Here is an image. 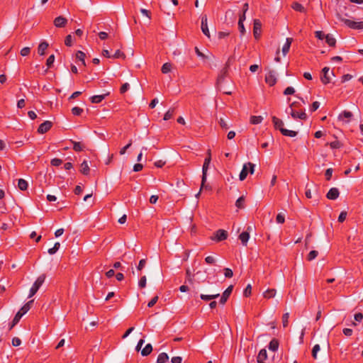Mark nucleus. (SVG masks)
Segmentation results:
<instances>
[{
	"label": "nucleus",
	"instance_id": "aec40b11",
	"mask_svg": "<svg viewBox=\"0 0 363 363\" xmlns=\"http://www.w3.org/2000/svg\"><path fill=\"white\" fill-rule=\"evenodd\" d=\"M48 48V43L45 41H43L40 43L38 48V53L40 55H44L45 53V50Z\"/></svg>",
	"mask_w": 363,
	"mask_h": 363
},
{
	"label": "nucleus",
	"instance_id": "a211bd4d",
	"mask_svg": "<svg viewBox=\"0 0 363 363\" xmlns=\"http://www.w3.org/2000/svg\"><path fill=\"white\" fill-rule=\"evenodd\" d=\"M352 117V113L350 111H344L342 113H341L338 118L340 120L345 121V122H349L350 118Z\"/></svg>",
	"mask_w": 363,
	"mask_h": 363
},
{
	"label": "nucleus",
	"instance_id": "7ed1b4c3",
	"mask_svg": "<svg viewBox=\"0 0 363 363\" xmlns=\"http://www.w3.org/2000/svg\"><path fill=\"white\" fill-rule=\"evenodd\" d=\"M45 279V274H41L40 276H39L38 277V279L34 282L33 285L32 286V287L30 289L28 298H31L32 296H33L37 293V291H38L40 287L44 283Z\"/></svg>",
	"mask_w": 363,
	"mask_h": 363
},
{
	"label": "nucleus",
	"instance_id": "473e14b6",
	"mask_svg": "<svg viewBox=\"0 0 363 363\" xmlns=\"http://www.w3.org/2000/svg\"><path fill=\"white\" fill-rule=\"evenodd\" d=\"M235 206L238 208H245V198L244 196H240L239 197L236 202H235Z\"/></svg>",
	"mask_w": 363,
	"mask_h": 363
},
{
	"label": "nucleus",
	"instance_id": "680f3d73",
	"mask_svg": "<svg viewBox=\"0 0 363 363\" xmlns=\"http://www.w3.org/2000/svg\"><path fill=\"white\" fill-rule=\"evenodd\" d=\"M145 264H146V259H140L139 262V264L137 267L138 270H139V271L142 270L145 267Z\"/></svg>",
	"mask_w": 363,
	"mask_h": 363
},
{
	"label": "nucleus",
	"instance_id": "338daca9",
	"mask_svg": "<svg viewBox=\"0 0 363 363\" xmlns=\"http://www.w3.org/2000/svg\"><path fill=\"white\" fill-rule=\"evenodd\" d=\"M195 52L198 57L202 58L203 60L207 59V57L203 52H201L197 47L195 48Z\"/></svg>",
	"mask_w": 363,
	"mask_h": 363
},
{
	"label": "nucleus",
	"instance_id": "603ef678",
	"mask_svg": "<svg viewBox=\"0 0 363 363\" xmlns=\"http://www.w3.org/2000/svg\"><path fill=\"white\" fill-rule=\"evenodd\" d=\"M276 220L278 223H284L285 221V217L282 213H278L276 217Z\"/></svg>",
	"mask_w": 363,
	"mask_h": 363
},
{
	"label": "nucleus",
	"instance_id": "49530a36",
	"mask_svg": "<svg viewBox=\"0 0 363 363\" xmlns=\"http://www.w3.org/2000/svg\"><path fill=\"white\" fill-rule=\"evenodd\" d=\"M51 164L55 167H58L62 164V160L58 158H54L50 162Z\"/></svg>",
	"mask_w": 363,
	"mask_h": 363
},
{
	"label": "nucleus",
	"instance_id": "0e129e2a",
	"mask_svg": "<svg viewBox=\"0 0 363 363\" xmlns=\"http://www.w3.org/2000/svg\"><path fill=\"white\" fill-rule=\"evenodd\" d=\"M21 344V340L20 338L15 337L12 339V345L14 347L19 346Z\"/></svg>",
	"mask_w": 363,
	"mask_h": 363
},
{
	"label": "nucleus",
	"instance_id": "79ce46f5",
	"mask_svg": "<svg viewBox=\"0 0 363 363\" xmlns=\"http://www.w3.org/2000/svg\"><path fill=\"white\" fill-rule=\"evenodd\" d=\"M320 347L319 345L316 344L313 346V350H312V357L314 359L317 358V354L320 351Z\"/></svg>",
	"mask_w": 363,
	"mask_h": 363
},
{
	"label": "nucleus",
	"instance_id": "4468645a",
	"mask_svg": "<svg viewBox=\"0 0 363 363\" xmlns=\"http://www.w3.org/2000/svg\"><path fill=\"white\" fill-rule=\"evenodd\" d=\"M329 71H330V69H329V67H325L322 69L323 75L320 77V80L324 84H328L330 81V77L329 76Z\"/></svg>",
	"mask_w": 363,
	"mask_h": 363
},
{
	"label": "nucleus",
	"instance_id": "f3484780",
	"mask_svg": "<svg viewBox=\"0 0 363 363\" xmlns=\"http://www.w3.org/2000/svg\"><path fill=\"white\" fill-rule=\"evenodd\" d=\"M292 42H293V38H286V43H284V45H283V48H282V53L284 55H286L289 52Z\"/></svg>",
	"mask_w": 363,
	"mask_h": 363
},
{
	"label": "nucleus",
	"instance_id": "37998d69",
	"mask_svg": "<svg viewBox=\"0 0 363 363\" xmlns=\"http://www.w3.org/2000/svg\"><path fill=\"white\" fill-rule=\"evenodd\" d=\"M174 115V109H169L165 113H164V121H168Z\"/></svg>",
	"mask_w": 363,
	"mask_h": 363
},
{
	"label": "nucleus",
	"instance_id": "58836bf2",
	"mask_svg": "<svg viewBox=\"0 0 363 363\" xmlns=\"http://www.w3.org/2000/svg\"><path fill=\"white\" fill-rule=\"evenodd\" d=\"M318 251L316 250H311L308 255V257H307V259L308 261H311L313 259H314L315 258H316V257L318 256Z\"/></svg>",
	"mask_w": 363,
	"mask_h": 363
},
{
	"label": "nucleus",
	"instance_id": "f03ea898",
	"mask_svg": "<svg viewBox=\"0 0 363 363\" xmlns=\"http://www.w3.org/2000/svg\"><path fill=\"white\" fill-rule=\"evenodd\" d=\"M211 160V150H209L208 151V156L205 158L204 162L203 164L201 186L200 191L204 186V184L206 182L207 171H208Z\"/></svg>",
	"mask_w": 363,
	"mask_h": 363
},
{
	"label": "nucleus",
	"instance_id": "6e6552de",
	"mask_svg": "<svg viewBox=\"0 0 363 363\" xmlns=\"http://www.w3.org/2000/svg\"><path fill=\"white\" fill-rule=\"evenodd\" d=\"M262 23L259 19L254 20L253 35L255 39H259L261 35Z\"/></svg>",
	"mask_w": 363,
	"mask_h": 363
},
{
	"label": "nucleus",
	"instance_id": "cd10ccee",
	"mask_svg": "<svg viewBox=\"0 0 363 363\" xmlns=\"http://www.w3.org/2000/svg\"><path fill=\"white\" fill-rule=\"evenodd\" d=\"M281 133L282 135H284L285 136L291 137V138L295 137L297 135L296 131L288 130L286 128L281 129Z\"/></svg>",
	"mask_w": 363,
	"mask_h": 363
},
{
	"label": "nucleus",
	"instance_id": "72a5a7b5",
	"mask_svg": "<svg viewBox=\"0 0 363 363\" xmlns=\"http://www.w3.org/2000/svg\"><path fill=\"white\" fill-rule=\"evenodd\" d=\"M72 143H73V149L76 152H80V151H82L84 149V145H82L79 142L72 141Z\"/></svg>",
	"mask_w": 363,
	"mask_h": 363
},
{
	"label": "nucleus",
	"instance_id": "4be33fe9",
	"mask_svg": "<svg viewBox=\"0 0 363 363\" xmlns=\"http://www.w3.org/2000/svg\"><path fill=\"white\" fill-rule=\"evenodd\" d=\"M325 42L330 47H335L336 44V40L331 34H327L325 35Z\"/></svg>",
	"mask_w": 363,
	"mask_h": 363
},
{
	"label": "nucleus",
	"instance_id": "6ab92c4d",
	"mask_svg": "<svg viewBox=\"0 0 363 363\" xmlns=\"http://www.w3.org/2000/svg\"><path fill=\"white\" fill-rule=\"evenodd\" d=\"M272 122L276 129H279L280 131L281 129H284L283 128L284 123L281 119L277 118L276 116H273Z\"/></svg>",
	"mask_w": 363,
	"mask_h": 363
},
{
	"label": "nucleus",
	"instance_id": "1a4fd4ad",
	"mask_svg": "<svg viewBox=\"0 0 363 363\" xmlns=\"http://www.w3.org/2000/svg\"><path fill=\"white\" fill-rule=\"evenodd\" d=\"M52 126V123L51 121H45L39 125L38 128V133L40 134H44L47 133L48 130H50Z\"/></svg>",
	"mask_w": 363,
	"mask_h": 363
},
{
	"label": "nucleus",
	"instance_id": "39448f33",
	"mask_svg": "<svg viewBox=\"0 0 363 363\" xmlns=\"http://www.w3.org/2000/svg\"><path fill=\"white\" fill-rule=\"evenodd\" d=\"M340 21L343 22L347 27L355 29L360 30L363 29V21H354L347 18H340Z\"/></svg>",
	"mask_w": 363,
	"mask_h": 363
},
{
	"label": "nucleus",
	"instance_id": "7c9ffc66",
	"mask_svg": "<svg viewBox=\"0 0 363 363\" xmlns=\"http://www.w3.org/2000/svg\"><path fill=\"white\" fill-rule=\"evenodd\" d=\"M220 296V294H211V295H205L201 294L200 298L206 301H211L212 299H215Z\"/></svg>",
	"mask_w": 363,
	"mask_h": 363
},
{
	"label": "nucleus",
	"instance_id": "b1692460",
	"mask_svg": "<svg viewBox=\"0 0 363 363\" xmlns=\"http://www.w3.org/2000/svg\"><path fill=\"white\" fill-rule=\"evenodd\" d=\"M89 171H90V169H89V164L87 163V162L86 160H84L82 164H81V169H80V172L84 174V175H88L89 174Z\"/></svg>",
	"mask_w": 363,
	"mask_h": 363
},
{
	"label": "nucleus",
	"instance_id": "bb28decb",
	"mask_svg": "<svg viewBox=\"0 0 363 363\" xmlns=\"http://www.w3.org/2000/svg\"><path fill=\"white\" fill-rule=\"evenodd\" d=\"M169 359V356L165 352L160 353L157 359V363H165Z\"/></svg>",
	"mask_w": 363,
	"mask_h": 363
},
{
	"label": "nucleus",
	"instance_id": "4d7b16f0",
	"mask_svg": "<svg viewBox=\"0 0 363 363\" xmlns=\"http://www.w3.org/2000/svg\"><path fill=\"white\" fill-rule=\"evenodd\" d=\"M130 88V84L128 83H124L120 89L121 94H124Z\"/></svg>",
	"mask_w": 363,
	"mask_h": 363
},
{
	"label": "nucleus",
	"instance_id": "c9c22d12",
	"mask_svg": "<svg viewBox=\"0 0 363 363\" xmlns=\"http://www.w3.org/2000/svg\"><path fill=\"white\" fill-rule=\"evenodd\" d=\"M60 247V242H55L54 246L52 247V248H50L48 250V252L50 254V255H54L57 252V251L59 250Z\"/></svg>",
	"mask_w": 363,
	"mask_h": 363
},
{
	"label": "nucleus",
	"instance_id": "5701e85b",
	"mask_svg": "<svg viewBox=\"0 0 363 363\" xmlns=\"http://www.w3.org/2000/svg\"><path fill=\"white\" fill-rule=\"evenodd\" d=\"M276 290L274 289H268L263 293V296L265 298H271L275 296Z\"/></svg>",
	"mask_w": 363,
	"mask_h": 363
},
{
	"label": "nucleus",
	"instance_id": "0eeeda50",
	"mask_svg": "<svg viewBox=\"0 0 363 363\" xmlns=\"http://www.w3.org/2000/svg\"><path fill=\"white\" fill-rule=\"evenodd\" d=\"M228 238V233L225 230H218L215 232L213 234V236L211 238V239L216 242H220L223 240H226Z\"/></svg>",
	"mask_w": 363,
	"mask_h": 363
},
{
	"label": "nucleus",
	"instance_id": "09e8293b",
	"mask_svg": "<svg viewBox=\"0 0 363 363\" xmlns=\"http://www.w3.org/2000/svg\"><path fill=\"white\" fill-rule=\"evenodd\" d=\"M295 93V89L292 86H288L284 91V95H291Z\"/></svg>",
	"mask_w": 363,
	"mask_h": 363
},
{
	"label": "nucleus",
	"instance_id": "e2e57ef3",
	"mask_svg": "<svg viewBox=\"0 0 363 363\" xmlns=\"http://www.w3.org/2000/svg\"><path fill=\"white\" fill-rule=\"evenodd\" d=\"M65 44L67 45V46H71L72 44V37L71 35H68L66 36L65 38Z\"/></svg>",
	"mask_w": 363,
	"mask_h": 363
},
{
	"label": "nucleus",
	"instance_id": "f8f14e48",
	"mask_svg": "<svg viewBox=\"0 0 363 363\" xmlns=\"http://www.w3.org/2000/svg\"><path fill=\"white\" fill-rule=\"evenodd\" d=\"M265 82L270 86H274L277 82L276 73L274 71L269 72L265 76Z\"/></svg>",
	"mask_w": 363,
	"mask_h": 363
},
{
	"label": "nucleus",
	"instance_id": "a878e982",
	"mask_svg": "<svg viewBox=\"0 0 363 363\" xmlns=\"http://www.w3.org/2000/svg\"><path fill=\"white\" fill-rule=\"evenodd\" d=\"M28 182L23 179H19L18 181V187L21 191H25L28 189Z\"/></svg>",
	"mask_w": 363,
	"mask_h": 363
},
{
	"label": "nucleus",
	"instance_id": "69168bd1",
	"mask_svg": "<svg viewBox=\"0 0 363 363\" xmlns=\"http://www.w3.org/2000/svg\"><path fill=\"white\" fill-rule=\"evenodd\" d=\"M158 301V296H155V297H153L150 301L149 303H147V306L149 308H151Z\"/></svg>",
	"mask_w": 363,
	"mask_h": 363
},
{
	"label": "nucleus",
	"instance_id": "13d9d810",
	"mask_svg": "<svg viewBox=\"0 0 363 363\" xmlns=\"http://www.w3.org/2000/svg\"><path fill=\"white\" fill-rule=\"evenodd\" d=\"M315 35L319 40H323L325 38L326 35L323 31L318 30L315 32Z\"/></svg>",
	"mask_w": 363,
	"mask_h": 363
},
{
	"label": "nucleus",
	"instance_id": "2f4dec72",
	"mask_svg": "<svg viewBox=\"0 0 363 363\" xmlns=\"http://www.w3.org/2000/svg\"><path fill=\"white\" fill-rule=\"evenodd\" d=\"M263 121V118L261 116H252L250 118V123L252 124H259Z\"/></svg>",
	"mask_w": 363,
	"mask_h": 363
},
{
	"label": "nucleus",
	"instance_id": "5fc2aeb1",
	"mask_svg": "<svg viewBox=\"0 0 363 363\" xmlns=\"http://www.w3.org/2000/svg\"><path fill=\"white\" fill-rule=\"evenodd\" d=\"M224 275L226 278H231L233 275V272L232 269L230 268H225L224 269Z\"/></svg>",
	"mask_w": 363,
	"mask_h": 363
},
{
	"label": "nucleus",
	"instance_id": "c756f323",
	"mask_svg": "<svg viewBox=\"0 0 363 363\" xmlns=\"http://www.w3.org/2000/svg\"><path fill=\"white\" fill-rule=\"evenodd\" d=\"M85 57H86V55L84 52H83L82 51H77V52L76 53V58L77 60L79 61H81L82 62V64L84 65V66H86V63H85Z\"/></svg>",
	"mask_w": 363,
	"mask_h": 363
},
{
	"label": "nucleus",
	"instance_id": "e433bc0d",
	"mask_svg": "<svg viewBox=\"0 0 363 363\" xmlns=\"http://www.w3.org/2000/svg\"><path fill=\"white\" fill-rule=\"evenodd\" d=\"M172 65L169 62L164 63L162 67V72L164 74H167L171 71Z\"/></svg>",
	"mask_w": 363,
	"mask_h": 363
},
{
	"label": "nucleus",
	"instance_id": "c03bdc74",
	"mask_svg": "<svg viewBox=\"0 0 363 363\" xmlns=\"http://www.w3.org/2000/svg\"><path fill=\"white\" fill-rule=\"evenodd\" d=\"M289 313H285L282 316V323L283 326L286 328L288 325L289 323Z\"/></svg>",
	"mask_w": 363,
	"mask_h": 363
},
{
	"label": "nucleus",
	"instance_id": "dca6fc26",
	"mask_svg": "<svg viewBox=\"0 0 363 363\" xmlns=\"http://www.w3.org/2000/svg\"><path fill=\"white\" fill-rule=\"evenodd\" d=\"M267 359V352L265 349H262L257 357V363H265L264 361Z\"/></svg>",
	"mask_w": 363,
	"mask_h": 363
},
{
	"label": "nucleus",
	"instance_id": "393cba45",
	"mask_svg": "<svg viewBox=\"0 0 363 363\" xmlns=\"http://www.w3.org/2000/svg\"><path fill=\"white\" fill-rule=\"evenodd\" d=\"M106 94L95 95L90 98L91 103L99 104L101 103L105 98Z\"/></svg>",
	"mask_w": 363,
	"mask_h": 363
},
{
	"label": "nucleus",
	"instance_id": "8fccbe9b",
	"mask_svg": "<svg viewBox=\"0 0 363 363\" xmlns=\"http://www.w3.org/2000/svg\"><path fill=\"white\" fill-rule=\"evenodd\" d=\"M112 57L113 58H116V59H118V58H124L125 57V55L123 52H122L121 51H120L119 50H117L115 53L113 54V55H112Z\"/></svg>",
	"mask_w": 363,
	"mask_h": 363
},
{
	"label": "nucleus",
	"instance_id": "2eb2a0df",
	"mask_svg": "<svg viewBox=\"0 0 363 363\" xmlns=\"http://www.w3.org/2000/svg\"><path fill=\"white\" fill-rule=\"evenodd\" d=\"M67 23V20L62 16H58L54 20V25L57 28H63L66 26Z\"/></svg>",
	"mask_w": 363,
	"mask_h": 363
},
{
	"label": "nucleus",
	"instance_id": "f257e3e1",
	"mask_svg": "<svg viewBox=\"0 0 363 363\" xmlns=\"http://www.w3.org/2000/svg\"><path fill=\"white\" fill-rule=\"evenodd\" d=\"M33 303V300L29 301L26 304H24L21 308L17 312L15 315L11 324L9 327V330H11L21 320L22 316L26 314L31 308L32 304Z\"/></svg>",
	"mask_w": 363,
	"mask_h": 363
},
{
	"label": "nucleus",
	"instance_id": "ddd939ff",
	"mask_svg": "<svg viewBox=\"0 0 363 363\" xmlns=\"http://www.w3.org/2000/svg\"><path fill=\"white\" fill-rule=\"evenodd\" d=\"M340 191L337 188H331L327 193L326 197L330 200H335L338 198Z\"/></svg>",
	"mask_w": 363,
	"mask_h": 363
},
{
	"label": "nucleus",
	"instance_id": "bf43d9fd",
	"mask_svg": "<svg viewBox=\"0 0 363 363\" xmlns=\"http://www.w3.org/2000/svg\"><path fill=\"white\" fill-rule=\"evenodd\" d=\"M346 217H347V212L346 211H342L339 216H338V221L340 223H342L346 219Z\"/></svg>",
	"mask_w": 363,
	"mask_h": 363
},
{
	"label": "nucleus",
	"instance_id": "a19ab883",
	"mask_svg": "<svg viewBox=\"0 0 363 363\" xmlns=\"http://www.w3.org/2000/svg\"><path fill=\"white\" fill-rule=\"evenodd\" d=\"M83 112V109L78 106L72 108V113L74 116H80Z\"/></svg>",
	"mask_w": 363,
	"mask_h": 363
},
{
	"label": "nucleus",
	"instance_id": "412c9836",
	"mask_svg": "<svg viewBox=\"0 0 363 363\" xmlns=\"http://www.w3.org/2000/svg\"><path fill=\"white\" fill-rule=\"evenodd\" d=\"M279 341L277 339L274 338L269 342L268 348L271 351L276 352L279 348Z\"/></svg>",
	"mask_w": 363,
	"mask_h": 363
},
{
	"label": "nucleus",
	"instance_id": "864d4df0",
	"mask_svg": "<svg viewBox=\"0 0 363 363\" xmlns=\"http://www.w3.org/2000/svg\"><path fill=\"white\" fill-rule=\"evenodd\" d=\"M252 293V286L250 284H248L244 290L243 294L245 296L247 297L251 295Z\"/></svg>",
	"mask_w": 363,
	"mask_h": 363
},
{
	"label": "nucleus",
	"instance_id": "6e6d98bb",
	"mask_svg": "<svg viewBox=\"0 0 363 363\" xmlns=\"http://www.w3.org/2000/svg\"><path fill=\"white\" fill-rule=\"evenodd\" d=\"M146 281H147L146 277L145 276L142 277L138 282L139 287L145 288L146 286Z\"/></svg>",
	"mask_w": 363,
	"mask_h": 363
},
{
	"label": "nucleus",
	"instance_id": "423d86ee",
	"mask_svg": "<svg viewBox=\"0 0 363 363\" xmlns=\"http://www.w3.org/2000/svg\"><path fill=\"white\" fill-rule=\"evenodd\" d=\"M295 104L296 103L291 104L289 107L290 114L291 115L292 118L294 119L299 118L301 120H306L307 118V116L305 111H296L294 110L293 106H295Z\"/></svg>",
	"mask_w": 363,
	"mask_h": 363
},
{
	"label": "nucleus",
	"instance_id": "774afa93",
	"mask_svg": "<svg viewBox=\"0 0 363 363\" xmlns=\"http://www.w3.org/2000/svg\"><path fill=\"white\" fill-rule=\"evenodd\" d=\"M320 106V103L318 101H314L311 106V111H315Z\"/></svg>",
	"mask_w": 363,
	"mask_h": 363
},
{
	"label": "nucleus",
	"instance_id": "20e7f679",
	"mask_svg": "<svg viewBox=\"0 0 363 363\" xmlns=\"http://www.w3.org/2000/svg\"><path fill=\"white\" fill-rule=\"evenodd\" d=\"M255 172V164L251 162L245 163L240 173L239 179L240 181H243L246 179L248 172L252 174Z\"/></svg>",
	"mask_w": 363,
	"mask_h": 363
},
{
	"label": "nucleus",
	"instance_id": "ea45409f",
	"mask_svg": "<svg viewBox=\"0 0 363 363\" xmlns=\"http://www.w3.org/2000/svg\"><path fill=\"white\" fill-rule=\"evenodd\" d=\"M55 55H51L49 56V57L47 59V61H46V65L48 67V68H50L54 62H55Z\"/></svg>",
	"mask_w": 363,
	"mask_h": 363
},
{
	"label": "nucleus",
	"instance_id": "a18cd8bd",
	"mask_svg": "<svg viewBox=\"0 0 363 363\" xmlns=\"http://www.w3.org/2000/svg\"><path fill=\"white\" fill-rule=\"evenodd\" d=\"M233 285H230L229 286L225 291L223 293V295L225 297H227L228 298H229V296H230L232 291H233Z\"/></svg>",
	"mask_w": 363,
	"mask_h": 363
},
{
	"label": "nucleus",
	"instance_id": "f704fd0d",
	"mask_svg": "<svg viewBox=\"0 0 363 363\" xmlns=\"http://www.w3.org/2000/svg\"><path fill=\"white\" fill-rule=\"evenodd\" d=\"M292 8L295 10V11H299V12H304L305 11V8L303 7V6L298 2H294L293 4H292Z\"/></svg>",
	"mask_w": 363,
	"mask_h": 363
},
{
	"label": "nucleus",
	"instance_id": "de8ad7c7",
	"mask_svg": "<svg viewBox=\"0 0 363 363\" xmlns=\"http://www.w3.org/2000/svg\"><path fill=\"white\" fill-rule=\"evenodd\" d=\"M227 72V70L225 69H224L222 72H221V74L218 77V80H217V82L218 84H221L222 82L224 81V77L225 75Z\"/></svg>",
	"mask_w": 363,
	"mask_h": 363
},
{
	"label": "nucleus",
	"instance_id": "4c0bfd02",
	"mask_svg": "<svg viewBox=\"0 0 363 363\" xmlns=\"http://www.w3.org/2000/svg\"><path fill=\"white\" fill-rule=\"evenodd\" d=\"M329 145L332 149H339L342 146V143L337 140L330 143Z\"/></svg>",
	"mask_w": 363,
	"mask_h": 363
},
{
	"label": "nucleus",
	"instance_id": "3c124183",
	"mask_svg": "<svg viewBox=\"0 0 363 363\" xmlns=\"http://www.w3.org/2000/svg\"><path fill=\"white\" fill-rule=\"evenodd\" d=\"M30 52V48L29 47H25L21 49V55L23 57L28 56Z\"/></svg>",
	"mask_w": 363,
	"mask_h": 363
},
{
	"label": "nucleus",
	"instance_id": "9b49d317",
	"mask_svg": "<svg viewBox=\"0 0 363 363\" xmlns=\"http://www.w3.org/2000/svg\"><path fill=\"white\" fill-rule=\"evenodd\" d=\"M207 16L203 15L201 16V30L203 33L208 38H210L211 35L208 27V23H207Z\"/></svg>",
	"mask_w": 363,
	"mask_h": 363
},
{
	"label": "nucleus",
	"instance_id": "c85d7f7f",
	"mask_svg": "<svg viewBox=\"0 0 363 363\" xmlns=\"http://www.w3.org/2000/svg\"><path fill=\"white\" fill-rule=\"evenodd\" d=\"M152 351V347L151 344H147L145 347L141 350V354L143 356L149 355Z\"/></svg>",
	"mask_w": 363,
	"mask_h": 363
},
{
	"label": "nucleus",
	"instance_id": "052dcab7",
	"mask_svg": "<svg viewBox=\"0 0 363 363\" xmlns=\"http://www.w3.org/2000/svg\"><path fill=\"white\" fill-rule=\"evenodd\" d=\"M332 174H333V169L332 168L327 169L325 171V173L326 180L329 181L331 179Z\"/></svg>",
	"mask_w": 363,
	"mask_h": 363
},
{
	"label": "nucleus",
	"instance_id": "9d476101",
	"mask_svg": "<svg viewBox=\"0 0 363 363\" xmlns=\"http://www.w3.org/2000/svg\"><path fill=\"white\" fill-rule=\"evenodd\" d=\"M252 230L251 226H248L246 231L242 232L239 235V239L244 246H247V242L250 239V231Z\"/></svg>",
	"mask_w": 363,
	"mask_h": 363
}]
</instances>
